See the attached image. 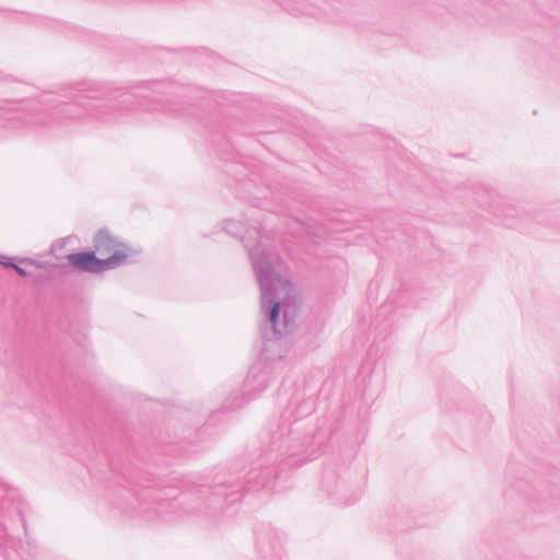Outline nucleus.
Returning <instances> with one entry per match:
<instances>
[{"label":"nucleus","instance_id":"obj_3","mask_svg":"<svg viewBox=\"0 0 560 560\" xmlns=\"http://www.w3.org/2000/svg\"><path fill=\"white\" fill-rule=\"evenodd\" d=\"M279 301L282 303L278 319L280 335L273 336L268 334V336H265L262 330L267 327L268 315L261 308L266 320L259 327L262 339L260 358L265 363H258L250 368L242 388L234 389L230 393V395L224 399L220 411L237 410L266 390L270 383V375L272 371L271 363L280 361L287 357L288 350L283 342V338L288 334L291 325L294 323L296 306L294 303H291V299Z\"/></svg>","mask_w":560,"mask_h":560},{"label":"nucleus","instance_id":"obj_10","mask_svg":"<svg viewBox=\"0 0 560 560\" xmlns=\"http://www.w3.org/2000/svg\"><path fill=\"white\" fill-rule=\"evenodd\" d=\"M93 243L95 254L98 253L100 255H108L117 246L115 237L107 229H101L95 234Z\"/></svg>","mask_w":560,"mask_h":560},{"label":"nucleus","instance_id":"obj_7","mask_svg":"<svg viewBox=\"0 0 560 560\" xmlns=\"http://www.w3.org/2000/svg\"><path fill=\"white\" fill-rule=\"evenodd\" d=\"M256 548L265 560H283L285 550L283 546V534L271 526L262 523L256 528Z\"/></svg>","mask_w":560,"mask_h":560},{"label":"nucleus","instance_id":"obj_4","mask_svg":"<svg viewBox=\"0 0 560 560\" xmlns=\"http://www.w3.org/2000/svg\"><path fill=\"white\" fill-rule=\"evenodd\" d=\"M25 508L19 489L0 478V552L7 560H40L38 547L28 538Z\"/></svg>","mask_w":560,"mask_h":560},{"label":"nucleus","instance_id":"obj_12","mask_svg":"<svg viewBox=\"0 0 560 560\" xmlns=\"http://www.w3.org/2000/svg\"><path fill=\"white\" fill-rule=\"evenodd\" d=\"M490 201H482L485 206L489 207L493 213L498 217H505V218H512L517 214V210L514 206H508L506 208H502V202L499 197L497 199H493V192H488Z\"/></svg>","mask_w":560,"mask_h":560},{"label":"nucleus","instance_id":"obj_16","mask_svg":"<svg viewBox=\"0 0 560 560\" xmlns=\"http://www.w3.org/2000/svg\"><path fill=\"white\" fill-rule=\"evenodd\" d=\"M13 270H15L16 273L23 278L28 276V272L18 264L16 266H13Z\"/></svg>","mask_w":560,"mask_h":560},{"label":"nucleus","instance_id":"obj_13","mask_svg":"<svg viewBox=\"0 0 560 560\" xmlns=\"http://www.w3.org/2000/svg\"><path fill=\"white\" fill-rule=\"evenodd\" d=\"M560 509V498H550L541 502L540 510L544 512H552Z\"/></svg>","mask_w":560,"mask_h":560},{"label":"nucleus","instance_id":"obj_6","mask_svg":"<svg viewBox=\"0 0 560 560\" xmlns=\"http://www.w3.org/2000/svg\"><path fill=\"white\" fill-rule=\"evenodd\" d=\"M287 12L295 16H313L327 22H342L347 4L341 0H276Z\"/></svg>","mask_w":560,"mask_h":560},{"label":"nucleus","instance_id":"obj_8","mask_svg":"<svg viewBox=\"0 0 560 560\" xmlns=\"http://www.w3.org/2000/svg\"><path fill=\"white\" fill-rule=\"evenodd\" d=\"M67 260L77 270L95 273L96 254L94 250H84L67 255Z\"/></svg>","mask_w":560,"mask_h":560},{"label":"nucleus","instance_id":"obj_11","mask_svg":"<svg viewBox=\"0 0 560 560\" xmlns=\"http://www.w3.org/2000/svg\"><path fill=\"white\" fill-rule=\"evenodd\" d=\"M129 254L116 250L109 257L101 259L96 257L95 273L115 269L128 260Z\"/></svg>","mask_w":560,"mask_h":560},{"label":"nucleus","instance_id":"obj_5","mask_svg":"<svg viewBox=\"0 0 560 560\" xmlns=\"http://www.w3.org/2000/svg\"><path fill=\"white\" fill-rule=\"evenodd\" d=\"M366 483V470L334 463L324 468L322 490L343 504L355 503L363 494Z\"/></svg>","mask_w":560,"mask_h":560},{"label":"nucleus","instance_id":"obj_15","mask_svg":"<svg viewBox=\"0 0 560 560\" xmlns=\"http://www.w3.org/2000/svg\"><path fill=\"white\" fill-rule=\"evenodd\" d=\"M168 505L175 506V503L174 502H168V501H165V500L159 501L156 503V513L158 514L164 513V508L168 506Z\"/></svg>","mask_w":560,"mask_h":560},{"label":"nucleus","instance_id":"obj_17","mask_svg":"<svg viewBox=\"0 0 560 560\" xmlns=\"http://www.w3.org/2000/svg\"><path fill=\"white\" fill-rule=\"evenodd\" d=\"M65 244H66V240H59L58 242H56V243L51 246L50 250H51V252H55V250H57V249H61V248L65 246Z\"/></svg>","mask_w":560,"mask_h":560},{"label":"nucleus","instance_id":"obj_18","mask_svg":"<svg viewBox=\"0 0 560 560\" xmlns=\"http://www.w3.org/2000/svg\"><path fill=\"white\" fill-rule=\"evenodd\" d=\"M19 261H20L21 264L39 266V265L37 264V261H36L35 259H33V258H21Z\"/></svg>","mask_w":560,"mask_h":560},{"label":"nucleus","instance_id":"obj_1","mask_svg":"<svg viewBox=\"0 0 560 560\" xmlns=\"http://www.w3.org/2000/svg\"><path fill=\"white\" fill-rule=\"evenodd\" d=\"M315 409L312 397L296 393L280 415L270 443L246 472L240 464L223 468L196 481L192 498L180 502L182 514L215 516L242 499L243 491L270 488L276 477L298 462L315 459L330 438L327 429L318 428L308 417Z\"/></svg>","mask_w":560,"mask_h":560},{"label":"nucleus","instance_id":"obj_20","mask_svg":"<svg viewBox=\"0 0 560 560\" xmlns=\"http://www.w3.org/2000/svg\"><path fill=\"white\" fill-rule=\"evenodd\" d=\"M387 307H388V306H387L386 304H385V305H382V306L380 307V310H378V316H381V315L385 314V312L387 311Z\"/></svg>","mask_w":560,"mask_h":560},{"label":"nucleus","instance_id":"obj_19","mask_svg":"<svg viewBox=\"0 0 560 560\" xmlns=\"http://www.w3.org/2000/svg\"><path fill=\"white\" fill-rule=\"evenodd\" d=\"M138 483L142 487V488H150L152 487L154 483H153V480L151 479H147L144 481H138Z\"/></svg>","mask_w":560,"mask_h":560},{"label":"nucleus","instance_id":"obj_2","mask_svg":"<svg viewBox=\"0 0 560 560\" xmlns=\"http://www.w3.org/2000/svg\"><path fill=\"white\" fill-rule=\"evenodd\" d=\"M224 231L240 238L247 250L260 288V307L268 315L267 327L262 330L265 336L268 334L279 336L278 319L282 307L279 300L291 299L294 287L290 280L275 271V265L279 258L276 248L262 241L260 228L249 226L247 222L229 219L224 223Z\"/></svg>","mask_w":560,"mask_h":560},{"label":"nucleus","instance_id":"obj_21","mask_svg":"<svg viewBox=\"0 0 560 560\" xmlns=\"http://www.w3.org/2000/svg\"><path fill=\"white\" fill-rule=\"evenodd\" d=\"M389 299H390V303H392V304H395V303H396L395 298L389 296Z\"/></svg>","mask_w":560,"mask_h":560},{"label":"nucleus","instance_id":"obj_9","mask_svg":"<svg viewBox=\"0 0 560 560\" xmlns=\"http://www.w3.org/2000/svg\"><path fill=\"white\" fill-rule=\"evenodd\" d=\"M128 493V498L127 497H122V500L124 502H117L116 505L117 508L121 509V511L124 513H129L130 511H133V510H137L139 509L140 510V513H144V512H149L150 511V506H149V503H147L144 501V499L147 497H149L147 493H142V494H139V493Z\"/></svg>","mask_w":560,"mask_h":560},{"label":"nucleus","instance_id":"obj_14","mask_svg":"<svg viewBox=\"0 0 560 560\" xmlns=\"http://www.w3.org/2000/svg\"><path fill=\"white\" fill-rule=\"evenodd\" d=\"M15 259V257L0 255V265L7 269H13V266H16Z\"/></svg>","mask_w":560,"mask_h":560}]
</instances>
